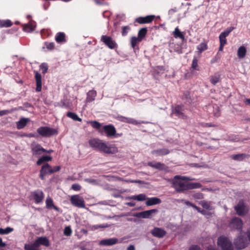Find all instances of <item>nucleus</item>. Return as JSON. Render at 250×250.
Instances as JSON below:
<instances>
[{"instance_id": "obj_4", "label": "nucleus", "mask_w": 250, "mask_h": 250, "mask_svg": "<svg viewBox=\"0 0 250 250\" xmlns=\"http://www.w3.org/2000/svg\"><path fill=\"white\" fill-rule=\"evenodd\" d=\"M39 135L43 137H50L58 134L56 129L48 126H41L37 130Z\"/></svg>"}, {"instance_id": "obj_50", "label": "nucleus", "mask_w": 250, "mask_h": 250, "mask_svg": "<svg viewBox=\"0 0 250 250\" xmlns=\"http://www.w3.org/2000/svg\"><path fill=\"white\" fill-rule=\"evenodd\" d=\"M200 204L201 205V206L203 208H204L206 209H208V210L210 209V205L209 204H208L207 202H206L205 201H201L200 202Z\"/></svg>"}, {"instance_id": "obj_61", "label": "nucleus", "mask_w": 250, "mask_h": 250, "mask_svg": "<svg viewBox=\"0 0 250 250\" xmlns=\"http://www.w3.org/2000/svg\"><path fill=\"white\" fill-rule=\"evenodd\" d=\"M192 208H195L196 210H197V211H198V212H200V211H201V208H200L199 207H198L196 206V205H195L194 204V205H193V206H192Z\"/></svg>"}, {"instance_id": "obj_20", "label": "nucleus", "mask_w": 250, "mask_h": 250, "mask_svg": "<svg viewBox=\"0 0 250 250\" xmlns=\"http://www.w3.org/2000/svg\"><path fill=\"white\" fill-rule=\"evenodd\" d=\"M121 241L119 242V240L116 238H112L110 239H103L101 240L100 244L104 246H111L117 243H121Z\"/></svg>"}, {"instance_id": "obj_15", "label": "nucleus", "mask_w": 250, "mask_h": 250, "mask_svg": "<svg viewBox=\"0 0 250 250\" xmlns=\"http://www.w3.org/2000/svg\"><path fill=\"white\" fill-rule=\"evenodd\" d=\"M155 16L154 15H148L145 17H139L135 20V22L139 24L150 23L154 20Z\"/></svg>"}, {"instance_id": "obj_32", "label": "nucleus", "mask_w": 250, "mask_h": 250, "mask_svg": "<svg viewBox=\"0 0 250 250\" xmlns=\"http://www.w3.org/2000/svg\"><path fill=\"white\" fill-rule=\"evenodd\" d=\"M55 40L58 43L65 42V35L63 32H59L55 36Z\"/></svg>"}, {"instance_id": "obj_37", "label": "nucleus", "mask_w": 250, "mask_h": 250, "mask_svg": "<svg viewBox=\"0 0 250 250\" xmlns=\"http://www.w3.org/2000/svg\"><path fill=\"white\" fill-rule=\"evenodd\" d=\"M142 40L138 37H136L135 36L132 37L130 39V44L131 47L133 49H135L137 44L140 42Z\"/></svg>"}, {"instance_id": "obj_23", "label": "nucleus", "mask_w": 250, "mask_h": 250, "mask_svg": "<svg viewBox=\"0 0 250 250\" xmlns=\"http://www.w3.org/2000/svg\"><path fill=\"white\" fill-rule=\"evenodd\" d=\"M35 78L36 83V91L37 92H40L42 90V76L37 72L35 73Z\"/></svg>"}, {"instance_id": "obj_8", "label": "nucleus", "mask_w": 250, "mask_h": 250, "mask_svg": "<svg viewBox=\"0 0 250 250\" xmlns=\"http://www.w3.org/2000/svg\"><path fill=\"white\" fill-rule=\"evenodd\" d=\"M184 106L181 105H177L172 108L171 116L174 115L178 118L185 119L186 116L184 114Z\"/></svg>"}, {"instance_id": "obj_18", "label": "nucleus", "mask_w": 250, "mask_h": 250, "mask_svg": "<svg viewBox=\"0 0 250 250\" xmlns=\"http://www.w3.org/2000/svg\"><path fill=\"white\" fill-rule=\"evenodd\" d=\"M151 233L154 237L158 238H162L167 234V232L164 229L160 228L155 227L151 231Z\"/></svg>"}, {"instance_id": "obj_59", "label": "nucleus", "mask_w": 250, "mask_h": 250, "mask_svg": "<svg viewBox=\"0 0 250 250\" xmlns=\"http://www.w3.org/2000/svg\"><path fill=\"white\" fill-rule=\"evenodd\" d=\"M6 246V244L4 242H3L2 238L0 237V247L3 248Z\"/></svg>"}, {"instance_id": "obj_38", "label": "nucleus", "mask_w": 250, "mask_h": 250, "mask_svg": "<svg viewBox=\"0 0 250 250\" xmlns=\"http://www.w3.org/2000/svg\"><path fill=\"white\" fill-rule=\"evenodd\" d=\"M173 36L175 38H178L182 40H184L185 38L184 34L180 31L178 27L175 28L173 32Z\"/></svg>"}, {"instance_id": "obj_19", "label": "nucleus", "mask_w": 250, "mask_h": 250, "mask_svg": "<svg viewBox=\"0 0 250 250\" xmlns=\"http://www.w3.org/2000/svg\"><path fill=\"white\" fill-rule=\"evenodd\" d=\"M117 119L121 122L131 124L134 125H137L138 124H140V123L138 122L137 120L131 118H128L124 117L123 116H118L117 117Z\"/></svg>"}, {"instance_id": "obj_33", "label": "nucleus", "mask_w": 250, "mask_h": 250, "mask_svg": "<svg viewBox=\"0 0 250 250\" xmlns=\"http://www.w3.org/2000/svg\"><path fill=\"white\" fill-rule=\"evenodd\" d=\"M52 159V158L50 156H42L38 159L36 164L38 166H40L43 163L51 161Z\"/></svg>"}, {"instance_id": "obj_48", "label": "nucleus", "mask_w": 250, "mask_h": 250, "mask_svg": "<svg viewBox=\"0 0 250 250\" xmlns=\"http://www.w3.org/2000/svg\"><path fill=\"white\" fill-rule=\"evenodd\" d=\"M62 107L67 109H70L72 106V104L67 100H64L62 102Z\"/></svg>"}, {"instance_id": "obj_29", "label": "nucleus", "mask_w": 250, "mask_h": 250, "mask_svg": "<svg viewBox=\"0 0 250 250\" xmlns=\"http://www.w3.org/2000/svg\"><path fill=\"white\" fill-rule=\"evenodd\" d=\"M46 207L48 209L53 208L56 211H59V208L55 206L54 205L53 201L50 197H48L46 198Z\"/></svg>"}, {"instance_id": "obj_2", "label": "nucleus", "mask_w": 250, "mask_h": 250, "mask_svg": "<svg viewBox=\"0 0 250 250\" xmlns=\"http://www.w3.org/2000/svg\"><path fill=\"white\" fill-rule=\"evenodd\" d=\"M88 143L90 147L105 154L112 155L118 152V148L115 145L109 144L98 138L90 139Z\"/></svg>"}, {"instance_id": "obj_17", "label": "nucleus", "mask_w": 250, "mask_h": 250, "mask_svg": "<svg viewBox=\"0 0 250 250\" xmlns=\"http://www.w3.org/2000/svg\"><path fill=\"white\" fill-rule=\"evenodd\" d=\"M34 245L38 248L41 245L48 247L50 245V242L46 237H39L34 241Z\"/></svg>"}, {"instance_id": "obj_55", "label": "nucleus", "mask_w": 250, "mask_h": 250, "mask_svg": "<svg viewBox=\"0 0 250 250\" xmlns=\"http://www.w3.org/2000/svg\"><path fill=\"white\" fill-rule=\"evenodd\" d=\"M108 225L107 224H102V225H94L93 227L94 229H97L99 228H105L108 227Z\"/></svg>"}, {"instance_id": "obj_47", "label": "nucleus", "mask_w": 250, "mask_h": 250, "mask_svg": "<svg viewBox=\"0 0 250 250\" xmlns=\"http://www.w3.org/2000/svg\"><path fill=\"white\" fill-rule=\"evenodd\" d=\"M64 235L69 236L72 234V229L70 226H67L65 228L63 231Z\"/></svg>"}, {"instance_id": "obj_10", "label": "nucleus", "mask_w": 250, "mask_h": 250, "mask_svg": "<svg viewBox=\"0 0 250 250\" xmlns=\"http://www.w3.org/2000/svg\"><path fill=\"white\" fill-rule=\"evenodd\" d=\"M242 220L238 217H234L230 221L229 227L232 229L241 231L243 226Z\"/></svg>"}, {"instance_id": "obj_6", "label": "nucleus", "mask_w": 250, "mask_h": 250, "mask_svg": "<svg viewBox=\"0 0 250 250\" xmlns=\"http://www.w3.org/2000/svg\"><path fill=\"white\" fill-rule=\"evenodd\" d=\"M71 204L74 207L79 208H85V202L83 198L78 194L74 195L70 198Z\"/></svg>"}, {"instance_id": "obj_35", "label": "nucleus", "mask_w": 250, "mask_h": 250, "mask_svg": "<svg viewBox=\"0 0 250 250\" xmlns=\"http://www.w3.org/2000/svg\"><path fill=\"white\" fill-rule=\"evenodd\" d=\"M13 25L12 22L10 20H0V27H9Z\"/></svg>"}, {"instance_id": "obj_62", "label": "nucleus", "mask_w": 250, "mask_h": 250, "mask_svg": "<svg viewBox=\"0 0 250 250\" xmlns=\"http://www.w3.org/2000/svg\"><path fill=\"white\" fill-rule=\"evenodd\" d=\"M127 250H135V247L133 245H130L127 247Z\"/></svg>"}, {"instance_id": "obj_44", "label": "nucleus", "mask_w": 250, "mask_h": 250, "mask_svg": "<svg viewBox=\"0 0 250 250\" xmlns=\"http://www.w3.org/2000/svg\"><path fill=\"white\" fill-rule=\"evenodd\" d=\"M90 123L93 128L99 129V130L101 129V124L99 122L94 121L90 122Z\"/></svg>"}, {"instance_id": "obj_16", "label": "nucleus", "mask_w": 250, "mask_h": 250, "mask_svg": "<svg viewBox=\"0 0 250 250\" xmlns=\"http://www.w3.org/2000/svg\"><path fill=\"white\" fill-rule=\"evenodd\" d=\"M234 29L235 27H230L220 34L219 38L220 44L225 45L227 43L226 37L228 36L229 33Z\"/></svg>"}, {"instance_id": "obj_31", "label": "nucleus", "mask_w": 250, "mask_h": 250, "mask_svg": "<svg viewBox=\"0 0 250 250\" xmlns=\"http://www.w3.org/2000/svg\"><path fill=\"white\" fill-rule=\"evenodd\" d=\"M247 53V50L245 46H241L239 47L237 51V56L239 59H243L245 57Z\"/></svg>"}, {"instance_id": "obj_56", "label": "nucleus", "mask_w": 250, "mask_h": 250, "mask_svg": "<svg viewBox=\"0 0 250 250\" xmlns=\"http://www.w3.org/2000/svg\"><path fill=\"white\" fill-rule=\"evenodd\" d=\"M188 250H200V248L197 245H193L189 248Z\"/></svg>"}, {"instance_id": "obj_43", "label": "nucleus", "mask_w": 250, "mask_h": 250, "mask_svg": "<svg viewBox=\"0 0 250 250\" xmlns=\"http://www.w3.org/2000/svg\"><path fill=\"white\" fill-rule=\"evenodd\" d=\"M44 45L48 50H52L55 48V44L54 42H44Z\"/></svg>"}, {"instance_id": "obj_36", "label": "nucleus", "mask_w": 250, "mask_h": 250, "mask_svg": "<svg viewBox=\"0 0 250 250\" xmlns=\"http://www.w3.org/2000/svg\"><path fill=\"white\" fill-rule=\"evenodd\" d=\"M129 199H133L139 201H143L146 200V196L144 194H140L137 195H133L128 198Z\"/></svg>"}, {"instance_id": "obj_63", "label": "nucleus", "mask_w": 250, "mask_h": 250, "mask_svg": "<svg viewBox=\"0 0 250 250\" xmlns=\"http://www.w3.org/2000/svg\"><path fill=\"white\" fill-rule=\"evenodd\" d=\"M126 205L129 207H134L135 205V203L133 202H128L126 203Z\"/></svg>"}, {"instance_id": "obj_64", "label": "nucleus", "mask_w": 250, "mask_h": 250, "mask_svg": "<svg viewBox=\"0 0 250 250\" xmlns=\"http://www.w3.org/2000/svg\"><path fill=\"white\" fill-rule=\"evenodd\" d=\"M246 104L250 105V99H247L245 101Z\"/></svg>"}, {"instance_id": "obj_25", "label": "nucleus", "mask_w": 250, "mask_h": 250, "mask_svg": "<svg viewBox=\"0 0 250 250\" xmlns=\"http://www.w3.org/2000/svg\"><path fill=\"white\" fill-rule=\"evenodd\" d=\"M245 207L243 203L239 202L237 206L234 207V209L238 215L240 216L244 215Z\"/></svg>"}, {"instance_id": "obj_24", "label": "nucleus", "mask_w": 250, "mask_h": 250, "mask_svg": "<svg viewBox=\"0 0 250 250\" xmlns=\"http://www.w3.org/2000/svg\"><path fill=\"white\" fill-rule=\"evenodd\" d=\"M147 165L152 168H154L160 170H165L167 168L164 164L161 163L160 162L153 163L152 162H149L147 163Z\"/></svg>"}, {"instance_id": "obj_21", "label": "nucleus", "mask_w": 250, "mask_h": 250, "mask_svg": "<svg viewBox=\"0 0 250 250\" xmlns=\"http://www.w3.org/2000/svg\"><path fill=\"white\" fill-rule=\"evenodd\" d=\"M35 22L33 20H30L28 23L23 25V30L27 32H31L35 29Z\"/></svg>"}, {"instance_id": "obj_14", "label": "nucleus", "mask_w": 250, "mask_h": 250, "mask_svg": "<svg viewBox=\"0 0 250 250\" xmlns=\"http://www.w3.org/2000/svg\"><path fill=\"white\" fill-rule=\"evenodd\" d=\"M31 195L36 204H39L42 202L44 197L43 192L41 190H36L31 193Z\"/></svg>"}, {"instance_id": "obj_52", "label": "nucleus", "mask_w": 250, "mask_h": 250, "mask_svg": "<svg viewBox=\"0 0 250 250\" xmlns=\"http://www.w3.org/2000/svg\"><path fill=\"white\" fill-rule=\"evenodd\" d=\"M177 202H179V203H183L184 204H185V205H187V206H190V207H192L193 206V204H192V203L190 202L189 201H186L184 199H178L177 200Z\"/></svg>"}, {"instance_id": "obj_57", "label": "nucleus", "mask_w": 250, "mask_h": 250, "mask_svg": "<svg viewBox=\"0 0 250 250\" xmlns=\"http://www.w3.org/2000/svg\"><path fill=\"white\" fill-rule=\"evenodd\" d=\"M9 113V111L8 110H3L0 111V116H2L6 115Z\"/></svg>"}, {"instance_id": "obj_41", "label": "nucleus", "mask_w": 250, "mask_h": 250, "mask_svg": "<svg viewBox=\"0 0 250 250\" xmlns=\"http://www.w3.org/2000/svg\"><path fill=\"white\" fill-rule=\"evenodd\" d=\"M197 49L199 53H202L203 51L208 49L207 44L204 42H202L197 46Z\"/></svg>"}, {"instance_id": "obj_40", "label": "nucleus", "mask_w": 250, "mask_h": 250, "mask_svg": "<svg viewBox=\"0 0 250 250\" xmlns=\"http://www.w3.org/2000/svg\"><path fill=\"white\" fill-rule=\"evenodd\" d=\"M66 116L76 121L82 122V120L79 118L78 116L75 113L71 112H68L66 114Z\"/></svg>"}, {"instance_id": "obj_34", "label": "nucleus", "mask_w": 250, "mask_h": 250, "mask_svg": "<svg viewBox=\"0 0 250 250\" xmlns=\"http://www.w3.org/2000/svg\"><path fill=\"white\" fill-rule=\"evenodd\" d=\"M220 80V75L219 73H215L209 78V81L213 85H215Z\"/></svg>"}, {"instance_id": "obj_58", "label": "nucleus", "mask_w": 250, "mask_h": 250, "mask_svg": "<svg viewBox=\"0 0 250 250\" xmlns=\"http://www.w3.org/2000/svg\"><path fill=\"white\" fill-rule=\"evenodd\" d=\"M156 70L158 71H164L165 67L163 66H157L156 67Z\"/></svg>"}, {"instance_id": "obj_7", "label": "nucleus", "mask_w": 250, "mask_h": 250, "mask_svg": "<svg viewBox=\"0 0 250 250\" xmlns=\"http://www.w3.org/2000/svg\"><path fill=\"white\" fill-rule=\"evenodd\" d=\"M101 41L110 49H114L118 47V44L111 37L107 35H102Z\"/></svg>"}, {"instance_id": "obj_9", "label": "nucleus", "mask_w": 250, "mask_h": 250, "mask_svg": "<svg viewBox=\"0 0 250 250\" xmlns=\"http://www.w3.org/2000/svg\"><path fill=\"white\" fill-rule=\"evenodd\" d=\"M31 151L33 155L39 156L44 152L50 153L52 150H46L39 144H32L31 145Z\"/></svg>"}, {"instance_id": "obj_45", "label": "nucleus", "mask_w": 250, "mask_h": 250, "mask_svg": "<svg viewBox=\"0 0 250 250\" xmlns=\"http://www.w3.org/2000/svg\"><path fill=\"white\" fill-rule=\"evenodd\" d=\"M40 69L42 70V73L45 74L48 70V66L46 63H42L40 66Z\"/></svg>"}, {"instance_id": "obj_5", "label": "nucleus", "mask_w": 250, "mask_h": 250, "mask_svg": "<svg viewBox=\"0 0 250 250\" xmlns=\"http://www.w3.org/2000/svg\"><path fill=\"white\" fill-rule=\"evenodd\" d=\"M99 132L102 135L105 134L107 137H113L116 135V129L113 125L110 124L104 125Z\"/></svg>"}, {"instance_id": "obj_1", "label": "nucleus", "mask_w": 250, "mask_h": 250, "mask_svg": "<svg viewBox=\"0 0 250 250\" xmlns=\"http://www.w3.org/2000/svg\"><path fill=\"white\" fill-rule=\"evenodd\" d=\"M189 178L186 176L176 175L174 176L172 182V187L177 192H182L185 190L200 188L201 184L199 183H188L183 180L190 181Z\"/></svg>"}, {"instance_id": "obj_13", "label": "nucleus", "mask_w": 250, "mask_h": 250, "mask_svg": "<svg viewBox=\"0 0 250 250\" xmlns=\"http://www.w3.org/2000/svg\"><path fill=\"white\" fill-rule=\"evenodd\" d=\"M234 244L237 250H242L247 246V240L242 236H239L234 241Z\"/></svg>"}, {"instance_id": "obj_27", "label": "nucleus", "mask_w": 250, "mask_h": 250, "mask_svg": "<svg viewBox=\"0 0 250 250\" xmlns=\"http://www.w3.org/2000/svg\"><path fill=\"white\" fill-rule=\"evenodd\" d=\"M29 122L28 118H22L16 123L17 128L18 129H21L24 128Z\"/></svg>"}, {"instance_id": "obj_53", "label": "nucleus", "mask_w": 250, "mask_h": 250, "mask_svg": "<svg viewBox=\"0 0 250 250\" xmlns=\"http://www.w3.org/2000/svg\"><path fill=\"white\" fill-rule=\"evenodd\" d=\"M71 189L75 191H79L81 189V186L78 184H74L72 185Z\"/></svg>"}, {"instance_id": "obj_12", "label": "nucleus", "mask_w": 250, "mask_h": 250, "mask_svg": "<svg viewBox=\"0 0 250 250\" xmlns=\"http://www.w3.org/2000/svg\"><path fill=\"white\" fill-rule=\"evenodd\" d=\"M50 174H51V166L48 163H45L42 166L39 177L42 180H44L46 175Z\"/></svg>"}, {"instance_id": "obj_60", "label": "nucleus", "mask_w": 250, "mask_h": 250, "mask_svg": "<svg viewBox=\"0 0 250 250\" xmlns=\"http://www.w3.org/2000/svg\"><path fill=\"white\" fill-rule=\"evenodd\" d=\"M203 215H208L209 214V213L206 210L204 209H201L200 212Z\"/></svg>"}, {"instance_id": "obj_51", "label": "nucleus", "mask_w": 250, "mask_h": 250, "mask_svg": "<svg viewBox=\"0 0 250 250\" xmlns=\"http://www.w3.org/2000/svg\"><path fill=\"white\" fill-rule=\"evenodd\" d=\"M130 27L128 26H125L122 27V35L123 36H125L127 34L128 31L130 30Z\"/></svg>"}, {"instance_id": "obj_28", "label": "nucleus", "mask_w": 250, "mask_h": 250, "mask_svg": "<svg viewBox=\"0 0 250 250\" xmlns=\"http://www.w3.org/2000/svg\"><path fill=\"white\" fill-rule=\"evenodd\" d=\"M97 96V92L95 90H89L87 93L86 101L87 103H90L93 101Z\"/></svg>"}, {"instance_id": "obj_42", "label": "nucleus", "mask_w": 250, "mask_h": 250, "mask_svg": "<svg viewBox=\"0 0 250 250\" xmlns=\"http://www.w3.org/2000/svg\"><path fill=\"white\" fill-rule=\"evenodd\" d=\"M14 230L13 228L10 227H7L5 229L0 228V234L4 235L7 234Z\"/></svg>"}, {"instance_id": "obj_46", "label": "nucleus", "mask_w": 250, "mask_h": 250, "mask_svg": "<svg viewBox=\"0 0 250 250\" xmlns=\"http://www.w3.org/2000/svg\"><path fill=\"white\" fill-rule=\"evenodd\" d=\"M38 248L34 245V242L32 244H26L24 245V248L25 250H35V248Z\"/></svg>"}, {"instance_id": "obj_22", "label": "nucleus", "mask_w": 250, "mask_h": 250, "mask_svg": "<svg viewBox=\"0 0 250 250\" xmlns=\"http://www.w3.org/2000/svg\"><path fill=\"white\" fill-rule=\"evenodd\" d=\"M169 153L170 150L166 148L155 149L151 151L152 154L155 155L157 156L166 155L168 154Z\"/></svg>"}, {"instance_id": "obj_49", "label": "nucleus", "mask_w": 250, "mask_h": 250, "mask_svg": "<svg viewBox=\"0 0 250 250\" xmlns=\"http://www.w3.org/2000/svg\"><path fill=\"white\" fill-rule=\"evenodd\" d=\"M198 67V60L196 58H194L192 62V65H191V68L194 70H199V69L197 68Z\"/></svg>"}, {"instance_id": "obj_30", "label": "nucleus", "mask_w": 250, "mask_h": 250, "mask_svg": "<svg viewBox=\"0 0 250 250\" xmlns=\"http://www.w3.org/2000/svg\"><path fill=\"white\" fill-rule=\"evenodd\" d=\"M249 157L248 155L245 153L237 154L235 155H232L230 156V158L232 160L237 161H242L246 158Z\"/></svg>"}, {"instance_id": "obj_11", "label": "nucleus", "mask_w": 250, "mask_h": 250, "mask_svg": "<svg viewBox=\"0 0 250 250\" xmlns=\"http://www.w3.org/2000/svg\"><path fill=\"white\" fill-rule=\"evenodd\" d=\"M156 209H152L150 210H146L140 212H137L133 214V216L137 218H150L153 214L158 212Z\"/></svg>"}, {"instance_id": "obj_54", "label": "nucleus", "mask_w": 250, "mask_h": 250, "mask_svg": "<svg viewBox=\"0 0 250 250\" xmlns=\"http://www.w3.org/2000/svg\"><path fill=\"white\" fill-rule=\"evenodd\" d=\"M61 169V167L60 166H54V167H52L51 166V174L55 173V172H58L59 171H60Z\"/></svg>"}, {"instance_id": "obj_39", "label": "nucleus", "mask_w": 250, "mask_h": 250, "mask_svg": "<svg viewBox=\"0 0 250 250\" xmlns=\"http://www.w3.org/2000/svg\"><path fill=\"white\" fill-rule=\"evenodd\" d=\"M147 30L146 27L142 28L139 30L138 33V37L142 41L146 37L147 34Z\"/></svg>"}, {"instance_id": "obj_26", "label": "nucleus", "mask_w": 250, "mask_h": 250, "mask_svg": "<svg viewBox=\"0 0 250 250\" xmlns=\"http://www.w3.org/2000/svg\"><path fill=\"white\" fill-rule=\"evenodd\" d=\"M161 203V200L160 198L157 197H151L148 198L146 202L147 206H150L152 205L159 204Z\"/></svg>"}, {"instance_id": "obj_3", "label": "nucleus", "mask_w": 250, "mask_h": 250, "mask_svg": "<svg viewBox=\"0 0 250 250\" xmlns=\"http://www.w3.org/2000/svg\"><path fill=\"white\" fill-rule=\"evenodd\" d=\"M217 244L222 250H234L231 241L225 236L222 235L218 238Z\"/></svg>"}]
</instances>
